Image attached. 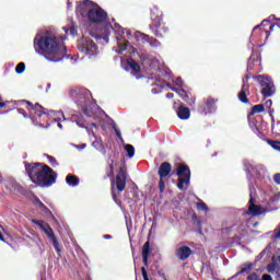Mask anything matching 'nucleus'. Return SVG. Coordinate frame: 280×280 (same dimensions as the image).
<instances>
[{
    "instance_id": "f257e3e1",
    "label": "nucleus",
    "mask_w": 280,
    "mask_h": 280,
    "mask_svg": "<svg viewBox=\"0 0 280 280\" xmlns=\"http://www.w3.org/2000/svg\"><path fill=\"white\" fill-rule=\"evenodd\" d=\"M34 47L37 54H40L50 62H60L67 56V46L54 35H43L39 39L36 36Z\"/></svg>"
},
{
    "instance_id": "f03ea898",
    "label": "nucleus",
    "mask_w": 280,
    "mask_h": 280,
    "mask_svg": "<svg viewBox=\"0 0 280 280\" xmlns=\"http://www.w3.org/2000/svg\"><path fill=\"white\" fill-rule=\"evenodd\" d=\"M25 171L37 187H51L58 180V173L45 163H25Z\"/></svg>"
},
{
    "instance_id": "7ed1b4c3",
    "label": "nucleus",
    "mask_w": 280,
    "mask_h": 280,
    "mask_svg": "<svg viewBox=\"0 0 280 280\" xmlns=\"http://www.w3.org/2000/svg\"><path fill=\"white\" fill-rule=\"evenodd\" d=\"M27 105L30 117L34 126H39V128H47L49 126V109L43 107V105L36 103L33 105L32 102L22 100Z\"/></svg>"
},
{
    "instance_id": "20e7f679",
    "label": "nucleus",
    "mask_w": 280,
    "mask_h": 280,
    "mask_svg": "<svg viewBox=\"0 0 280 280\" xmlns=\"http://www.w3.org/2000/svg\"><path fill=\"white\" fill-rule=\"evenodd\" d=\"M150 30L156 38H163V36L170 34V27L163 24V11L159 10V8H153L151 10Z\"/></svg>"
},
{
    "instance_id": "39448f33",
    "label": "nucleus",
    "mask_w": 280,
    "mask_h": 280,
    "mask_svg": "<svg viewBox=\"0 0 280 280\" xmlns=\"http://www.w3.org/2000/svg\"><path fill=\"white\" fill-rule=\"evenodd\" d=\"M253 80H256L258 84L261 86V95L264 97H272L273 94L276 93L275 89V81H272V78L266 74H257L252 77Z\"/></svg>"
},
{
    "instance_id": "423d86ee",
    "label": "nucleus",
    "mask_w": 280,
    "mask_h": 280,
    "mask_svg": "<svg viewBox=\"0 0 280 280\" xmlns=\"http://www.w3.org/2000/svg\"><path fill=\"white\" fill-rule=\"evenodd\" d=\"M77 47L81 54L91 58L97 56L100 51L97 50V44L91 39V37H82L77 42Z\"/></svg>"
},
{
    "instance_id": "0eeeda50",
    "label": "nucleus",
    "mask_w": 280,
    "mask_h": 280,
    "mask_svg": "<svg viewBox=\"0 0 280 280\" xmlns=\"http://www.w3.org/2000/svg\"><path fill=\"white\" fill-rule=\"evenodd\" d=\"M32 224H36L39 226L42 231L47 235L48 240L52 243V246L57 253H60V243L58 242V237H56V234L54 233V229H51V225L49 223H45L43 220H31Z\"/></svg>"
},
{
    "instance_id": "6e6552de",
    "label": "nucleus",
    "mask_w": 280,
    "mask_h": 280,
    "mask_svg": "<svg viewBox=\"0 0 280 280\" xmlns=\"http://www.w3.org/2000/svg\"><path fill=\"white\" fill-rule=\"evenodd\" d=\"M177 176L179 178L177 179V189L179 191H185V185L189 187V183H191V170L187 165H179L177 167Z\"/></svg>"
},
{
    "instance_id": "1a4fd4ad",
    "label": "nucleus",
    "mask_w": 280,
    "mask_h": 280,
    "mask_svg": "<svg viewBox=\"0 0 280 280\" xmlns=\"http://www.w3.org/2000/svg\"><path fill=\"white\" fill-rule=\"evenodd\" d=\"M88 19L90 23L102 25V23H106V21H108V13H106V11L101 7H96L88 11Z\"/></svg>"
},
{
    "instance_id": "9d476101",
    "label": "nucleus",
    "mask_w": 280,
    "mask_h": 280,
    "mask_svg": "<svg viewBox=\"0 0 280 280\" xmlns=\"http://www.w3.org/2000/svg\"><path fill=\"white\" fill-rule=\"evenodd\" d=\"M127 178H128V176L126 175V168L120 167L116 175V189H117V191H119V194H121V191H124V189H126V179Z\"/></svg>"
},
{
    "instance_id": "9b49d317",
    "label": "nucleus",
    "mask_w": 280,
    "mask_h": 280,
    "mask_svg": "<svg viewBox=\"0 0 280 280\" xmlns=\"http://www.w3.org/2000/svg\"><path fill=\"white\" fill-rule=\"evenodd\" d=\"M194 255V250L189 246H180L175 250V257L179 261H187Z\"/></svg>"
},
{
    "instance_id": "f8f14e48",
    "label": "nucleus",
    "mask_w": 280,
    "mask_h": 280,
    "mask_svg": "<svg viewBox=\"0 0 280 280\" xmlns=\"http://www.w3.org/2000/svg\"><path fill=\"white\" fill-rule=\"evenodd\" d=\"M248 215H253L254 218L257 215H261L264 213V208L259 205H255V198H253V194L249 195V201H248Z\"/></svg>"
},
{
    "instance_id": "ddd939ff",
    "label": "nucleus",
    "mask_w": 280,
    "mask_h": 280,
    "mask_svg": "<svg viewBox=\"0 0 280 280\" xmlns=\"http://www.w3.org/2000/svg\"><path fill=\"white\" fill-rule=\"evenodd\" d=\"M215 102H218L215 98L208 97L199 107L201 113H205L206 115L213 113V110H215Z\"/></svg>"
},
{
    "instance_id": "4468645a",
    "label": "nucleus",
    "mask_w": 280,
    "mask_h": 280,
    "mask_svg": "<svg viewBox=\"0 0 280 280\" xmlns=\"http://www.w3.org/2000/svg\"><path fill=\"white\" fill-rule=\"evenodd\" d=\"M158 174L160 178H170L172 176V164L170 162H163L158 170Z\"/></svg>"
},
{
    "instance_id": "2eb2a0df",
    "label": "nucleus",
    "mask_w": 280,
    "mask_h": 280,
    "mask_svg": "<svg viewBox=\"0 0 280 280\" xmlns=\"http://www.w3.org/2000/svg\"><path fill=\"white\" fill-rule=\"evenodd\" d=\"M255 262H245L241 266V270L236 272L233 277H240L241 275H250V270L255 268Z\"/></svg>"
},
{
    "instance_id": "dca6fc26",
    "label": "nucleus",
    "mask_w": 280,
    "mask_h": 280,
    "mask_svg": "<svg viewBox=\"0 0 280 280\" xmlns=\"http://www.w3.org/2000/svg\"><path fill=\"white\" fill-rule=\"evenodd\" d=\"M280 268V255L278 256H272L271 258V264L267 266L268 272H277Z\"/></svg>"
},
{
    "instance_id": "f3484780",
    "label": "nucleus",
    "mask_w": 280,
    "mask_h": 280,
    "mask_svg": "<svg viewBox=\"0 0 280 280\" xmlns=\"http://www.w3.org/2000/svg\"><path fill=\"white\" fill-rule=\"evenodd\" d=\"M177 117L183 120L189 119L191 117V110L189 107L180 105L177 109Z\"/></svg>"
},
{
    "instance_id": "a211bd4d",
    "label": "nucleus",
    "mask_w": 280,
    "mask_h": 280,
    "mask_svg": "<svg viewBox=\"0 0 280 280\" xmlns=\"http://www.w3.org/2000/svg\"><path fill=\"white\" fill-rule=\"evenodd\" d=\"M249 89H250V85H247V88H246V85H242L241 91L237 95V97H238L240 102H242V104H248V96L246 95V92L248 93Z\"/></svg>"
},
{
    "instance_id": "6ab92c4d",
    "label": "nucleus",
    "mask_w": 280,
    "mask_h": 280,
    "mask_svg": "<svg viewBox=\"0 0 280 280\" xmlns=\"http://www.w3.org/2000/svg\"><path fill=\"white\" fill-rule=\"evenodd\" d=\"M127 65L129 66V69H131L132 75H139L141 73V66L132 59L127 60Z\"/></svg>"
},
{
    "instance_id": "aec40b11",
    "label": "nucleus",
    "mask_w": 280,
    "mask_h": 280,
    "mask_svg": "<svg viewBox=\"0 0 280 280\" xmlns=\"http://www.w3.org/2000/svg\"><path fill=\"white\" fill-rule=\"evenodd\" d=\"M148 257H150V238L142 246V261L144 266H148Z\"/></svg>"
},
{
    "instance_id": "412c9836",
    "label": "nucleus",
    "mask_w": 280,
    "mask_h": 280,
    "mask_svg": "<svg viewBox=\"0 0 280 280\" xmlns=\"http://www.w3.org/2000/svg\"><path fill=\"white\" fill-rule=\"evenodd\" d=\"M142 40H147V43H150V46L151 47H159V45H161V43L159 42V39L154 38V37H151L150 35L148 34H143L141 33L140 34Z\"/></svg>"
},
{
    "instance_id": "4be33fe9",
    "label": "nucleus",
    "mask_w": 280,
    "mask_h": 280,
    "mask_svg": "<svg viewBox=\"0 0 280 280\" xmlns=\"http://www.w3.org/2000/svg\"><path fill=\"white\" fill-rule=\"evenodd\" d=\"M66 183L70 185V187H78V185H80V178L75 175L69 174L66 177Z\"/></svg>"
},
{
    "instance_id": "5701e85b",
    "label": "nucleus",
    "mask_w": 280,
    "mask_h": 280,
    "mask_svg": "<svg viewBox=\"0 0 280 280\" xmlns=\"http://www.w3.org/2000/svg\"><path fill=\"white\" fill-rule=\"evenodd\" d=\"M175 92L184 102H186L187 104H191V98L189 97V93H187V91L183 89H177L175 90Z\"/></svg>"
},
{
    "instance_id": "b1692460",
    "label": "nucleus",
    "mask_w": 280,
    "mask_h": 280,
    "mask_svg": "<svg viewBox=\"0 0 280 280\" xmlns=\"http://www.w3.org/2000/svg\"><path fill=\"white\" fill-rule=\"evenodd\" d=\"M105 172L106 176L104 178H112V180H115V166L113 165V161L106 166Z\"/></svg>"
},
{
    "instance_id": "393cba45",
    "label": "nucleus",
    "mask_w": 280,
    "mask_h": 280,
    "mask_svg": "<svg viewBox=\"0 0 280 280\" xmlns=\"http://www.w3.org/2000/svg\"><path fill=\"white\" fill-rule=\"evenodd\" d=\"M71 97H84V91L80 88H74L70 91Z\"/></svg>"
},
{
    "instance_id": "a878e982",
    "label": "nucleus",
    "mask_w": 280,
    "mask_h": 280,
    "mask_svg": "<svg viewBox=\"0 0 280 280\" xmlns=\"http://www.w3.org/2000/svg\"><path fill=\"white\" fill-rule=\"evenodd\" d=\"M264 110H266L264 104L254 105L249 116L256 115V113H264Z\"/></svg>"
},
{
    "instance_id": "bb28decb",
    "label": "nucleus",
    "mask_w": 280,
    "mask_h": 280,
    "mask_svg": "<svg viewBox=\"0 0 280 280\" xmlns=\"http://www.w3.org/2000/svg\"><path fill=\"white\" fill-rule=\"evenodd\" d=\"M276 21H277L276 23L270 24L269 31H265L267 34V37L270 36V32L275 31V27H278V30H280V18L279 19L276 18Z\"/></svg>"
},
{
    "instance_id": "cd10ccee",
    "label": "nucleus",
    "mask_w": 280,
    "mask_h": 280,
    "mask_svg": "<svg viewBox=\"0 0 280 280\" xmlns=\"http://www.w3.org/2000/svg\"><path fill=\"white\" fill-rule=\"evenodd\" d=\"M125 151L127 152V156H129V159H132V156H135V147L132 144H126Z\"/></svg>"
},
{
    "instance_id": "c85d7f7f",
    "label": "nucleus",
    "mask_w": 280,
    "mask_h": 280,
    "mask_svg": "<svg viewBox=\"0 0 280 280\" xmlns=\"http://www.w3.org/2000/svg\"><path fill=\"white\" fill-rule=\"evenodd\" d=\"M44 156H46L48 159V163L52 166V167H58V161L56 160V158L49 155V154H44Z\"/></svg>"
},
{
    "instance_id": "c756f323",
    "label": "nucleus",
    "mask_w": 280,
    "mask_h": 280,
    "mask_svg": "<svg viewBox=\"0 0 280 280\" xmlns=\"http://www.w3.org/2000/svg\"><path fill=\"white\" fill-rule=\"evenodd\" d=\"M8 104H10L11 106H9V109H7V113H9V110H14V106H16V103L14 102H2L1 103V108H5V106H8Z\"/></svg>"
},
{
    "instance_id": "7c9ffc66",
    "label": "nucleus",
    "mask_w": 280,
    "mask_h": 280,
    "mask_svg": "<svg viewBox=\"0 0 280 280\" xmlns=\"http://www.w3.org/2000/svg\"><path fill=\"white\" fill-rule=\"evenodd\" d=\"M15 72L21 74L25 72V62H20L18 63V66L15 67Z\"/></svg>"
},
{
    "instance_id": "2f4dec72",
    "label": "nucleus",
    "mask_w": 280,
    "mask_h": 280,
    "mask_svg": "<svg viewBox=\"0 0 280 280\" xmlns=\"http://www.w3.org/2000/svg\"><path fill=\"white\" fill-rule=\"evenodd\" d=\"M66 34H71V36H75L78 34V28L75 26H71L70 28L63 27Z\"/></svg>"
},
{
    "instance_id": "473e14b6",
    "label": "nucleus",
    "mask_w": 280,
    "mask_h": 280,
    "mask_svg": "<svg viewBox=\"0 0 280 280\" xmlns=\"http://www.w3.org/2000/svg\"><path fill=\"white\" fill-rule=\"evenodd\" d=\"M266 25H270V20H262V22L254 27V32L257 30H261V27H266Z\"/></svg>"
},
{
    "instance_id": "72a5a7b5",
    "label": "nucleus",
    "mask_w": 280,
    "mask_h": 280,
    "mask_svg": "<svg viewBox=\"0 0 280 280\" xmlns=\"http://www.w3.org/2000/svg\"><path fill=\"white\" fill-rule=\"evenodd\" d=\"M269 144L273 150H278V152H280V141L269 140Z\"/></svg>"
},
{
    "instance_id": "f704fd0d",
    "label": "nucleus",
    "mask_w": 280,
    "mask_h": 280,
    "mask_svg": "<svg viewBox=\"0 0 280 280\" xmlns=\"http://www.w3.org/2000/svg\"><path fill=\"white\" fill-rule=\"evenodd\" d=\"M159 189H160V194H163V191H165V178L160 177Z\"/></svg>"
},
{
    "instance_id": "c9c22d12",
    "label": "nucleus",
    "mask_w": 280,
    "mask_h": 280,
    "mask_svg": "<svg viewBox=\"0 0 280 280\" xmlns=\"http://www.w3.org/2000/svg\"><path fill=\"white\" fill-rule=\"evenodd\" d=\"M112 198L114 202H117L118 198L117 194L115 192V179H112Z\"/></svg>"
},
{
    "instance_id": "e433bc0d",
    "label": "nucleus",
    "mask_w": 280,
    "mask_h": 280,
    "mask_svg": "<svg viewBox=\"0 0 280 280\" xmlns=\"http://www.w3.org/2000/svg\"><path fill=\"white\" fill-rule=\"evenodd\" d=\"M271 131L273 132V135H280V121H278L277 124L272 125Z\"/></svg>"
},
{
    "instance_id": "4c0bfd02",
    "label": "nucleus",
    "mask_w": 280,
    "mask_h": 280,
    "mask_svg": "<svg viewBox=\"0 0 280 280\" xmlns=\"http://www.w3.org/2000/svg\"><path fill=\"white\" fill-rule=\"evenodd\" d=\"M197 209H199V211H209V207L205 202L197 203Z\"/></svg>"
},
{
    "instance_id": "58836bf2",
    "label": "nucleus",
    "mask_w": 280,
    "mask_h": 280,
    "mask_svg": "<svg viewBox=\"0 0 280 280\" xmlns=\"http://www.w3.org/2000/svg\"><path fill=\"white\" fill-rule=\"evenodd\" d=\"M247 280H259L257 272H252L247 276Z\"/></svg>"
},
{
    "instance_id": "ea45409f",
    "label": "nucleus",
    "mask_w": 280,
    "mask_h": 280,
    "mask_svg": "<svg viewBox=\"0 0 280 280\" xmlns=\"http://www.w3.org/2000/svg\"><path fill=\"white\" fill-rule=\"evenodd\" d=\"M231 231H233V228L221 229L222 235H230Z\"/></svg>"
},
{
    "instance_id": "a19ab883",
    "label": "nucleus",
    "mask_w": 280,
    "mask_h": 280,
    "mask_svg": "<svg viewBox=\"0 0 280 280\" xmlns=\"http://www.w3.org/2000/svg\"><path fill=\"white\" fill-rule=\"evenodd\" d=\"M18 113H20V115H23V117L25 119H27V117H30V115L27 114V112H25V109L23 108H18Z\"/></svg>"
},
{
    "instance_id": "79ce46f5",
    "label": "nucleus",
    "mask_w": 280,
    "mask_h": 280,
    "mask_svg": "<svg viewBox=\"0 0 280 280\" xmlns=\"http://www.w3.org/2000/svg\"><path fill=\"white\" fill-rule=\"evenodd\" d=\"M141 272H142V278L144 280H150V278L148 277V270H145V267L141 268Z\"/></svg>"
},
{
    "instance_id": "37998d69",
    "label": "nucleus",
    "mask_w": 280,
    "mask_h": 280,
    "mask_svg": "<svg viewBox=\"0 0 280 280\" xmlns=\"http://www.w3.org/2000/svg\"><path fill=\"white\" fill-rule=\"evenodd\" d=\"M253 58L250 57L247 62V71H253Z\"/></svg>"
},
{
    "instance_id": "c03bdc74",
    "label": "nucleus",
    "mask_w": 280,
    "mask_h": 280,
    "mask_svg": "<svg viewBox=\"0 0 280 280\" xmlns=\"http://www.w3.org/2000/svg\"><path fill=\"white\" fill-rule=\"evenodd\" d=\"M273 182L277 184V185H280V173H276L273 175Z\"/></svg>"
},
{
    "instance_id": "a18cd8bd",
    "label": "nucleus",
    "mask_w": 280,
    "mask_h": 280,
    "mask_svg": "<svg viewBox=\"0 0 280 280\" xmlns=\"http://www.w3.org/2000/svg\"><path fill=\"white\" fill-rule=\"evenodd\" d=\"M35 202H36L37 207H39V209L45 208V203H43V201H40V200L38 199V197L35 198Z\"/></svg>"
},
{
    "instance_id": "49530a36",
    "label": "nucleus",
    "mask_w": 280,
    "mask_h": 280,
    "mask_svg": "<svg viewBox=\"0 0 280 280\" xmlns=\"http://www.w3.org/2000/svg\"><path fill=\"white\" fill-rule=\"evenodd\" d=\"M42 211L46 213V215H49V213H51V210H49V208H47V206H44V208H42Z\"/></svg>"
},
{
    "instance_id": "de8ad7c7",
    "label": "nucleus",
    "mask_w": 280,
    "mask_h": 280,
    "mask_svg": "<svg viewBox=\"0 0 280 280\" xmlns=\"http://www.w3.org/2000/svg\"><path fill=\"white\" fill-rule=\"evenodd\" d=\"M243 86H245V89H248V78L246 77L243 78Z\"/></svg>"
},
{
    "instance_id": "09e8293b",
    "label": "nucleus",
    "mask_w": 280,
    "mask_h": 280,
    "mask_svg": "<svg viewBox=\"0 0 280 280\" xmlns=\"http://www.w3.org/2000/svg\"><path fill=\"white\" fill-rule=\"evenodd\" d=\"M175 84L177 86H183V79L182 78H177L176 81H175Z\"/></svg>"
},
{
    "instance_id": "8fccbe9b",
    "label": "nucleus",
    "mask_w": 280,
    "mask_h": 280,
    "mask_svg": "<svg viewBox=\"0 0 280 280\" xmlns=\"http://www.w3.org/2000/svg\"><path fill=\"white\" fill-rule=\"evenodd\" d=\"M262 280H272V276H270V275H262Z\"/></svg>"
},
{
    "instance_id": "3c124183",
    "label": "nucleus",
    "mask_w": 280,
    "mask_h": 280,
    "mask_svg": "<svg viewBox=\"0 0 280 280\" xmlns=\"http://www.w3.org/2000/svg\"><path fill=\"white\" fill-rule=\"evenodd\" d=\"M265 106H267L268 108H270V106H272V100L266 101Z\"/></svg>"
},
{
    "instance_id": "603ef678",
    "label": "nucleus",
    "mask_w": 280,
    "mask_h": 280,
    "mask_svg": "<svg viewBox=\"0 0 280 280\" xmlns=\"http://www.w3.org/2000/svg\"><path fill=\"white\" fill-rule=\"evenodd\" d=\"M167 100H174V93H167L166 94Z\"/></svg>"
},
{
    "instance_id": "864d4df0",
    "label": "nucleus",
    "mask_w": 280,
    "mask_h": 280,
    "mask_svg": "<svg viewBox=\"0 0 280 280\" xmlns=\"http://www.w3.org/2000/svg\"><path fill=\"white\" fill-rule=\"evenodd\" d=\"M104 240H113V236L110 234H105L103 235Z\"/></svg>"
},
{
    "instance_id": "5fc2aeb1",
    "label": "nucleus",
    "mask_w": 280,
    "mask_h": 280,
    "mask_svg": "<svg viewBox=\"0 0 280 280\" xmlns=\"http://www.w3.org/2000/svg\"><path fill=\"white\" fill-rule=\"evenodd\" d=\"M275 237H276V240H280V229H279V231L276 233Z\"/></svg>"
},
{
    "instance_id": "6e6d98bb",
    "label": "nucleus",
    "mask_w": 280,
    "mask_h": 280,
    "mask_svg": "<svg viewBox=\"0 0 280 280\" xmlns=\"http://www.w3.org/2000/svg\"><path fill=\"white\" fill-rule=\"evenodd\" d=\"M116 135L117 137H121V132H119L118 130H116Z\"/></svg>"
},
{
    "instance_id": "4d7b16f0",
    "label": "nucleus",
    "mask_w": 280,
    "mask_h": 280,
    "mask_svg": "<svg viewBox=\"0 0 280 280\" xmlns=\"http://www.w3.org/2000/svg\"><path fill=\"white\" fill-rule=\"evenodd\" d=\"M58 128H60V130H62V124L58 122Z\"/></svg>"
},
{
    "instance_id": "13d9d810",
    "label": "nucleus",
    "mask_w": 280,
    "mask_h": 280,
    "mask_svg": "<svg viewBox=\"0 0 280 280\" xmlns=\"http://www.w3.org/2000/svg\"><path fill=\"white\" fill-rule=\"evenodd\" d=\"M245 78H247V80H250V74H246Z\"/></svg>"
},
{
    "instance_id": "bf43d9fd",
    "label": "nucleus",
    "mask_w": 280,
    "mask_h": 280,
    "mask_svg": "<svg viewBox=\"0 0 280 280\" xmlns=\"http://www.w3.org/2000/svg\"><path fill=\"white\" fill-rule=\"evenodd\" d=\"M127 49V44H124L122 50Z\"/></svg>"
},
{
    "instance_id": "052dcab7",
    "label": "nucleus",
    "mask_w": 280,
    "mask_h": 280,
    "mask_svg": "<svg viewBox=\"0 0 280 280\" xmlns=\"http://www.w3.org/2000/svg\"><path fill=\"white\" fill-rule=\"evenodd\" d=\"M86 3H89V0H85V1L83 2V5H86Z\"/></svg>"
},
{
    "instance_id": "680f3d73",
    "label": "nucleus",
    "mask_w": 280,
    "mask_h": 280,
    "mask_svg": "<svg viewBox=\"0 0 280 280\" xmlns=\"http://www.w3.org/2000/svg\"><path fill=\"white\" fill-rule=\"evenodd\" d=\"M1 242H5V240L3 238V236H1Z\"/></svg>"
},
{
    "instance_id": "e2e57ef3",
    "label": "nucleus",
    "mask_w": 280,
    "mask_h": 280,
    "mask_svg": "<svg viewBox=\"0 0 280 280\" xmlns=\"http://www.w3.org/2000/svg\"><path fill=\"white\" fill-rule=\"evenodd\" d=\"M161 86V89H165V85H160Z\"/></svg>"
},
{
    "instance_id": "0e129e2a",
    "label": "nucleus",
    "mask_w": 280,
    "mask_h": 280,
    "mask_svg": "<svg viewBox=\"0 0 280 280\" xmlns=\"http://www.w3.org/2000/svg\"><path fill=\"white\" fill-rule=\"evenodd\" d=\"M0 240H1V233H0Z\"/></svg>"
},
{
    "instance_id": "69168bd1",
    "label": "nucleus",
    "mask_w": 280,
    "mask_h": 280,
    "mask_svg": "<svg viewBox=\"0 0 280 280\" xmlns=\"http://www.w3.org/2000/svg\"><path fill=\"white\" fill-rule=\"evenodd\" d=\"M0 106H1V103H0Z\"/></svg>"
}]
</instances>
